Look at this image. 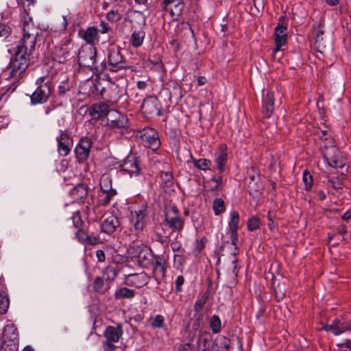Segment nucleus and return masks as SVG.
<instances>
[{"mask_svg": "<svg viewBox=\"0 0 351 351\" xmlns=\"http://www.w3.org/2000/svg\"><path fill=\"white\" fill-rule=\"evenodd\" d=\"M38 29L32 20L23 23V36L16 47L9 66L3 71L7 79L21 78L29 65V56L35 48Z\"/></svg>", "mask_w": 351, "mask_h": 351, "instance_id": "1", "label": "nucleus"}, {"mask_svg": "<svg viewBox=\"0 0 351 351\" xmlns=\"http://www.w3.org/2000/svg\"><path fill=\"white\" fill-rule=\"evenodd\" d=\"M97 51L92 45H86L81 47L78 51L77 61L81 67H87L95 72L102 73L106 69V62H102L99 64L96 62Z\"/></svg>", "mask_w": 351, "mask_h": 351, "instance_id": "2", "label": "nucleus"}, {"mask_svg": "<svg viewBox=\"0 0 351 351\" xmlns=\"http://www.w3.org/2000/svg\"><path fill=\"white\" fill-rule=\"evenodd\" d=\"M130 68L121 53V49L117 45L110 46L108 49V64L106 70L117 72Z\"/></svg>", "mask_w": 351, "mask_h": 351, "instance_id": "3", "label": "nucleus"}, {"mask_svg": "<svg viewBox=\"0 0 351 351\" xmlns=\"http://www.w3.org/2000/svg\"><path fill=\"white\" fill-rule=\"evenodd\" d=\"M287 25L285 22V16H281L279 19V23L275 27L274 41L275 48L272 51V58H276V54L280 51L283 50L282 48L285 46L287 41Z\"/></svg>", "mask_w": 351, "mask_h": 351, "instance_id": "4", "label": "nucleus"}, {"mask_svg": "<svg viewBox=\"0 0 351 351\" xmlns=\"http://www.w3.org/2000/svg\"><path fill=\"white\" fill-rule=\"evenodd\" d=\"M320 149L324 159L330 167L337 169L344 166V160L340 150L336 146L324 145H321Z\"/></svg>", "mask_w": 351, "mask_h": 351, "instance_id": "5", "label": "nucleus"}, {"mask_svg": "<svg viewBox=\"0 0 351 351\" xmlns=\"http://www.w3.org/2000/svg\"><path fill=\"white\" fill-rule=\"evenodd\" d=\"M147 215L146 203H143L131 210L130 220L137 232H141L145 227V217Z\"/></svg>", "mask_w": 351, "mask_h": 351, "instance_id": "6", "label": "nucleus"}, {"mask_svg": "<svg viewBox=\"0 0 351 351\" xmlns=\"http://www.w3.org/2000/svg\"><path fill=\"white\" fill-rule=\"evenodd\" d=\"M165 221L173 230L182 231L184 221L179 216V210L176 206L168 208L165 213Z\"/></svg>", "mask_w": 351, "mask_h": 351, "instance_id": "7", "label": "nucleus"}, {"mask_svg": "<svg viewBox=\"0 0 351 351\" xmlns=\"http://www.w3.org/2000/svg\"><path fill=\"white\" fill-rule=\"evenodd\" d=\"M141 138L145 146L150 148L153 151H156L160 147V141L158 134L157 131L152 128H144Z\"/></svg>", "mask_w": 351, "mask_h": 351, "instance_id": "8", "label": "nucleus"}, {"mask_svg": "<svg viewBox=\"0 0 351 351\" xmlns=\"http://www.w3.org/2000/svg\"><path fill=\"white\" fill-rule=\"evenodd\" d=\"M92 145L93 141L89 137L83 136L80 139L75 148V156L79 162H83L88 158Z\"/></svg>", "mask_w": 351, "mask_h": 351, "instance_id": "9", "label": "nucleus"}, {"mask_svg": "<svg viewBox=\"0 0 351 351\" xmlns=\"http://www.w3.org/2000/svg\"><path fill=\"white\" fill-rule=\"evenodd\" d=\"M149 269L152 270V276L159 283L166 277L167 262L163 256L157 255Z\"/></svg>", "mask_w": 351, "mask_h": 351, "instance_id": "10", "label": "nucleus"}, {"mask_svg": "<svg viewBox=\"0 0 351 351\" xmlns=\"http://www.w3.org/2000/svg\"><path fill=\"white\" fill-rule=\"evenodd\" d=\"M56 141L59 154L63 156H68L73 147V138L65 131L61 130L60 135L56 138Z\"/></svg>", "mask_w": 351, "mask_h": 351, "instance_id": "11", "label": "nucleus"}, {"mask_svg": "<svg viewBox=\"0 0 351 351\" xmlns=\"http://www.w3.org/2000/svg\"><path fill=\"white\" fill-rule=\"evenodd\" d=\"M73 45L69 42L55 48L53 60L59 63H66L72 58Z\"/></svg>", "mask_w": 351, "mask_h": 351, "instance_id": "12", "label": "nucleus"}, {"mask_svg": "<svg viewBox=\"0 0 351 351\" xmlns=\"http://www.w3.org/2000/svg\"><path fill=\"white\" fill-rule=\"evenodd\" d=\"M51 93L50 84H43L39 86L31 96V101L34 104H43L47 101Z\"/></svg>", "mask_w": 351, "mask_h": 351, "instance_id": "13", "label": "nucleus"}, {"mask_svg": "<svg viewBox=\"0 0 351 351\" xmlns=\"http://www.w3.org/2000/svg\"><path fill=\"white\" fill-rule=\"evenodd\" d=\"M138 261L141 267L149 269L153 265L152 263L157 255H154L151 248L145 247L140 248L138 247Z\"/></svg>", "mask_w": 351, "mask_h": 351, "instance_id": "14", "label": "nucleus"}, {"mask_svg": "<svg viewBox=\"0 0 351 351\" xmlns=\"http://www.w3.org/2000/svg\"><path fill=\"white\" fill-rule=\"evenodd\" d=\"M141 109L143 110L144 113L148 115H160L159 101L157 97L154 96H149L146 97L141 105Z\"/></svg>", "mask_w": 351, "mask_h": 351, "instance_id": "15", "label": "nucleus"}, {"mask_svg": "<svg viewBox=\"0 0 351 351\" xmlns=\"http://www.w3.org/2000/svg\"><path fill=\"white\" fill-rule=\"evenodd\" d=\"M239 214L237 211L233 210L230 213L228 228L230 234L232 245L236 246L238 241V229L239 224Z\"/></svg>", "mask_w": 351, "mask_h": 351, "instance_id": "16", "label": "nucleus"}, {"mask_svg": "<svg viewBox=\"0 0 351 351\" xmlns=\"http://www.w3.org/2000/svg\"><path fill=\"white\" fill-rule=\"evenodd\" d=\"M121 169L131 175H139L141 169L137 157L132 154L128 156L121 165Z\"/></svg>", "mask_w": 351, "mask_h": 351, "instance_id": "17", "label": "nucleus"}, {"mask_svg": "<svg viewBox=\"0 0 351 351\" xmlns=\"http://www.w3.org/2000/svg\"><path fill=\"white\" fill-rule=\"evenodd\" d=\"M148 276L144 272L130 274L126 276L125 284L130 287L141 288L148 282Z\"/></svg>", "mask_w": 351, "mask_h": 351, "instance_id": "18", "label": "nucleus"}, {"mask_svg": "<svg viewBox=\"0 0 351 351\" xmlns=\"http://www.w3.org/2000/svg\"><path fill=\"white\" fill-rule=\"evenodd\" d=\"M71 219L74 227L77 229V231L75 232L76 237L77 240L83 244L84 242H85L86 237L89 234V231L82 228L83 221L81 219L80 212H74Z\"/></svg>", "mask_w": 351, "mask_h": 351, "instance_id": "19", "label": "nucleus"}, {"mask_svg": "<svg viewBox=\"0 0 351 351\" xmlns=\"http://www.w3.org/2000/svg\"><path fill=\"white\" fill-rule=\"evenodd\" d=\"M123 334V326L118 324L116 326H108L104 332L106 340L117 343Z\"/></svg>", "mask_w": 351, "mask_h": 351, "instance_id": "20", "label": "nucleus"}, {"mask_svg": "<svg viewBox=\"0 0 351 351\" xmlns=\"http://www.w3.org/2000/svg\"><path fill=\"white\" fill-rule=\"evenodd\" d=\"M109 105L105 102L94 104L89 109V114L92 119L98 120L102 117H106L109 112Z\"/></svg>", "mask_w": 351, "mask_h": 351, "instance_id": "21", "label": "nucleus"}, {"mask_svg": "<svg viewBox=\"0 0 351 351\" xmlns=\"http://www.w3.org/2000/svg\"><path fill=\"white\" fill-rule=\"evenodd\" d=\"M69 195L73 202H82L88 195V187L86 184H79L70 191Z\"/></svg>", "mask_w": 351, "mask_h": 351, "instance_id": "22", "label": "nucleus"}, {"mask_svg": "<svg viewBox=\"0 0 351 351\" xmlns=\"http://www.w3.org/2000/svg\"><path fill=\"white\" fill-rule=\"evenodd\" d=\"M120 226V221L117 217L111 215L102 222L101 225V231L106 234L113 233Z\"/></svg>", "mask_w": 351, "mask_h": 351, "instance_id": "23", "label": "nucleus"}, {"mask_svg": "<svg viewBox=\"0 0 351 351\" xmlns=\"http://www.w3.org/2000/svg\"><path fill=\"white\" fill-rule=\"evenodd\" d=\"M274 110V95L273 92H268L263 99V114L265 118H269Z\"/></svg>", "mask_w": 351, "mask_h": 351, "instance_id": "24", "label": "nucleus"}, {"mask_svg": "<svg viewBox=\"0 0 351 351\" xmlns=\"http://www.w3.org/2000/svg\"><path fill=\"white\" fill-rule=\"evenodd\" d=\"M118 115L119 119L117 120H109L108 126L112 129H119L121 134L127 132L129 128V121L128 117L123 114H116Z\"/></svg>", "mask_w": 351, "mask_h": 351, "instance_id": "25", "label": "nucleus"}, {"mask_svg": "<svg viewBox=\"0 0 351 351\" xmlns=\"http://www.w3.org/2000/svg\"><path fill=\"white\" fill-rule=\"evenodd\" d=\"M2 337L3 340L10 342H19V331L14 324L5 325L3 329Z\"/></svg>", "mask_w": 351, "mask_h": 351, "instance_id": "26", "label": "nucleus"}, {"mask_svg": "<svg viewBox=\"0 0 351 351\" xmlns=\"http://www.w3.org/2000/svg\"><path fill=\"white\" fill-rule=\"evenodd\" d=\"M348 324L344 327L339 320L335 319L331 324H327L323 326V330L326 331H331L335 335H339L343 333L346 329L349 330Z\"/></svg>", "mask_w": 351, "mask_h": 351, "instance_id": "27", "label": "nucleus"}, {"mask_svg": "<svg viewBox=\"0 0 351 351\" xmlns=\"http://www.w3.org/2000/svg\"><path fill=\"white\" fill-rule=\"evenodd\" d=\"M117 194V190L106 191V192L100 191L97 200L99 205L107 206Z\"/></svg>", "mask_w": 351, "mask_h": 351, "instance_id": "28", "label": "nucleus"}, {"mask_svg": "<svg viewBox=\"0 0 351 351\" xmlns=\"http://www.w3.org/2000/svg\"><path fill=\"white\" fill-rule=\"evenodd\" d=\"M93 289L98 294H104L110 289L109 283L104 282V278L97 276L93 282Z\"/></svg>", "mask_w": 351, "mask_h": 351, "instance_id": "29", "label": "nucleus"}, {"mask_svg": "<svg viewBox=\"0 0 351 351\" xmlns=\"http://www.w3.org/2000/svg\"><path fill=\"white\" fill-rule=\"evenodd\" d=\"M160 180V186L167 190L170 189L173 185V174L170 171H161L159 176Z\"/></svg>", "mask_w": 351, "mask_h": 351, "instance_id": "30", "label": "nucleus"}, {"mask_svg": "<svg viewBox=\"0 0 351 351\" xmlns=\"http://www.w3.org/2000/svg\"><path fill=\"white\" fill-rule=\"evenodd\" d=\"M116 300L132 299L135 296V291L127 287L117 289L114 294Z\"/></svg>", "mask_w": 351, "mask_h": 351, "instance_id": "31", "label": "nucleus"}, {"mask_svg": "<svg viewBox=\"0 0 351 351\" xmlns=\"http://www.w3.org/2000/svg\"><path fill=\"white\" fill-rule=\"evenodd\" d=\"M145 36V32L143 30H134L130 39V44L136 48L141 47L143 43Z\"/></svg>", "mask_w": 351, "mask_h": 351, "instance_id": "32", "label": "nucleus"}, {"mask_svg": "<svg viewBox=\"0 0 351 351\" xmlns=\"http://www.w3.org/2000/svg\"><path fill=\"white\" fill-rule=\"evenodd\" d=\"M112 176L109 173L102 174L99 182L100 191L106 192V191L116 190L112 188Z\"/></svg>", "mask_w": 351, "mask_h": 351, "instance_id": "33", "label": "nucleus"}, {"mask_svg": "<svg viewBox=\"0 0 351 351\" xmlns=\"http://www.w3.org/2000/svg\"><path fill=\"white\" fill-rule=\"evenodd\" d=\"M274 291L275 294V297L277 301L282 300L286 294V287L284 282L276 283V280H274L273 282Z\"/></svg>", "mask_w": 351, "mask_h": 351, "instance_id": "34", "label": "nucleus"}, {"mask_svg": "<svg viewBox=\"0 0 351 351\" xmlns=\"http://www.w3.org/2000/svg\"><path fill=\"white\" fill-rule=\"evenodd\" d=\"M10 306V299L5 291H0V315L6 314Z\"/></svg>", "mask_w": 351, "mask_h": 351, "instance_id": "35", "label": "nucleus"}, {"mask_svg": "<svg viewBox=\"0 0 351 351\" xmlns=\"http://www.w3.org/2000/svg\"><path fill=\"white\" fill-rule=\"evenodd\" d=\"M210 327L214 334L219 333L221 328V322L219 316L214 315L210 320Z\"/></svg>", "mask_w": 351, "mask_h": 351, "instance_id": "36", "label": "nucleus"}, {"mask_svg": "<svg viewBox=\"0 0 351 351\" xmlns=\"http://www.w3.org/2000/svg\"><path fill=\"white\" fill-rule=\"evenodd\" d=\"M227 158V154L225 152H221L215 158L217 169L220 173H223L225 170Z\"/></svg>", "mask_w": 351, "mask_h": 351, "instance_id": "37", "label": "nucleus"}, {"mask_svg": "<svg viewBox=\"0 0 351 351\" xmlns=\"http://www.w3.org/2000/svg\"><path fill=\"white\" fill-rule=\"evenodd\" d=\"M213 209L215 215H219L225 211V203L221 198H215L213 203Z\"/></svg>", "mask_w": 351, "mask_h": 351, "instance_id": "38", "label": "nucleus"}, {"mask_svg": "<svg viewBox=\"0 0 351 351\" xmlns=\"http://www.w3.org/2000/svg\"><path fill=\"white\" fill-rule=\"evenodd\" d=\"M97 36V29L94 27H89L84 32L83 38L88 44H92L95 42Z\"/></svg>", "mask_w": 351, "mask_h": 351, "instance_id": "39", "label": "nucleus"}, {"mask_svg": "<svg viewBox=\"0 0 351 351\" xmlns=\"http://www.w3.org/2000/svg\"><path fill=\"white\" fill-rule=\"evenodd\" d=\"M261 223V219L256 216H254L247 221V230L250 231L256 230L260 228Z\"/></svg>", "mask_w": 351, "mask_h": 351, "instance_id": "40", "label": "nucleus"}, {"mask_svg": "<svg viewBox=\"0 0 351 351\" xmlns=\"http://www.w3.org/2000/svg\"><path fill=\"white\" fill-rule=\"evenodd\" d=\"M211 164V161L206 158H200L194 161V165L195 167L204 171L210 169Z\"/></svg>", "mask_w": 351, "mask_h": 351, "instance_id": "41", "label": "nucleus"}, {"mask_svg": "<svg viewBox=\"0 0 351 351\" xmlns=\"http://www.w3.org/2000/svg\"><path fill=\"white\" fill-rule=\"evenodd\" d=\"M104 275L106 276V280L111 282L117 276V270L113 267H107L104 271Z\"/></svg>", "mask_w": 351, "mask_h": 351, "instance_id": "42", "label": "nucleus"}, {"mask_svg": "<svg viewBox=\"0 0 351 351\" xmlns=\"http://www.w3.org/2000/svg\"><path fill=\"white\" fill-rule=\"evenodd\" d=\"M303 182L305 185V189L307 191H309L312 189L313 186V176L308 171H304L303 173V178H302Z\"/></svg>", "mask_w": 351, "mask_h": 351, "instance_id": "43", "label": "nucleus"}, {"mask_svg": "<svg viewBox=\"0 0 351 351\" xmlns=\"http://www.w3.org/2000/svg\"><path fill=\"white\" fill-rule=\"evenodd\" d=\"M165 318L161 315H156L151 319V326L154 328H161L164 326Z\"/></svg>", "mask_w": 351, "mask_h": 351, "instance_id": "44", "label": "nucleus"}, {"mask_svg": "<svg viewBox=\"0 0 351 351\" xmlns=\"http://www.w3.org/2000/svg\"><path fill=\"white\" fill-rule=\"evenodd\" d=\"M19 342H10L3 340V347L1 350L3 351H18Z\"/></svg>", "mask_w": 351, "mask_h": 351, "instance_id": "45", "label": "nucleus"}, {"mask_svg": "<svg viewBox=\"0 0 351 351\" xmlns=\"http://www.w3.org/2000/svg\"><path fill=\"white\" fill-rule=\"evenodd\" d=\"M100 243V238L98 235L94 234L93 233H90L86 237L85 242H84V245H95Z\"/></svg>", "mask_w": 351, "mask_h": 351, "instance_id": "46", "label": "nucleus"}, {"mask_svg": "<svg viewBox=\"0 0 351 351\" xmlns=\"http://www.w3.org/2000/svg\"><path fill=\"white\" fill-rule=\"evenodd\" d=\"M314 27V29L313 31V34L315 36V43L320 44L323 41V35L324 30L321 29L320 25H319L317 27Z\"/></svg>", "mask_w": 351, "mask_h": 351, "instance_id": "47", "label": "nucleus"}, {"mask_svg": "<svg viewBox=\"0 0 351 351\" xmlns=\"http://www.w3.org/2000/svg\"><path fill=\"white\" fill-rule=\"evenodd\" d=\"M207 300H208L207 295H203V296H202V298L197 299L195 301V303L194 304V311L195 312L200 311L202 309V308L204 307Z\"/></svg>", "mask_w": 351, "mask_h": 351, "instance_id": "48", "label": "nucleus"}, {"mask_svg": "<svg viewBox=\"0 0 351 351\" xmlns=\"http://www.w3.org/2000/svg\"><path fill=\"white\" fill-rule=\"evenodd\" d=\"M106 18L112 22L119 21L121 18V14L118 11L111 10L108 12Z\"/></svg>", "mask_w": 351, "mask_h": 351, "instance_id": "49", "label": "nucleus"}, {"mask_svg": "<svg viewBox=\"0 0 351 351\" xmlns=\"http://www.w3.org/2000/svg\"><path fill=\"white\" fill-rule=\"evenodd\" d=\"M208 242L206 237H203L200 239H197L195 242V250L198 252H201L205 247L206 243Z\"/></svg>", "mask_w": 351, "mask_h": 351, "instance_id": "50", "label": "nucleus"}, {"mask_svg": "<svg viewBox=\"0 0 351 351\" xmlns=\"http://www.w3.org/2000/svg\"><path fill=\"white\" fill-rule=\"evenodd\" d=\"M70 90L69 85L67 82H62L58 86V93L60 96H63L64 94Z\"/></svg>", "mask_w": 351, "mask_h": 351, "instance_id": "51", "label": "nucleus"}, {"mask_svg": "<svg viewBox=\"0 0 351 351\" xmlns=\"http://www.w3.org/2000/svg\"><path fill=\"white\" fill-rule=\"evenodd\" d=\"M207 338L205 336H201L197 341V348L202 351H206L207 350Z\"/></svg>", "mask_w": 351, "mask_h": 351, "instance_id": "52", "label": "nucleus"}, {"mask_svg": "<svg viewBox=\"0 0 351 351\" xmlns=\"http://www.w3.org/2000/svg\"><path fill=\"white\" fill-rule=\"evenodd\" d=\"M114 342L105 340L102 342L104 351H116L117 347L113 344Z\"/></svg>", "mask_w": 351, "mask_h": 351, "instance_id": "53", "label": "nucleus"}, {"mask_svg": "<svg viewBox=\"0 0 351 351\" xmlns=\"http://www.w3.org/2000/svg\"><path fill=\"white\" fill-rule=\"evenodd\" d=\"M250 182H249V188L251 191L254 190L255 191H258L261 189L259 186H256V183L255 181L256 179H258V177H256L254 175L250 176Z\"/></svg>", "mask_w": 351, "mask_h": 351, "instance_id": "54", "label": "nucleus"}, {"mask_svg": "<svg viewBox=\"0 0 351 351\" xmlns=\"http://www.w3.org/2000/svg\"><path fill=\"white\" fill-rule=\"evenodd\" d=\"M184 282V278L182 276H178L176 280V292H180L182 291V286Z\"/></svg>", "mask_w": 351, "mask_h": 351, "instance_id": "55", "label": "nucleus"}, {"mask_svg": "<svg viewBox=\"0 0 351 351\" xmlns=\"http://www.w3.org/2000/svg\"><path fill=\"white\" fill-rule=\"evenodd\" d=\"M171 249L173 252H183V250L182 249V245L178 241H173L171 243Z\"/></svg>", "mask_w": 351, "mask_h": 351, "instance_id": "56", "label": "nucleus"}, {"mask_svg": "<svg viewBox=\"0 0 351 351\" xmlns=\"http://www.w3.org/2000/svg\"><path fill=\"white\" fill-rule=\"evenodd\" d=\"M121 114L120 112H119L118 111L115 110H110L108 114L106 116L107 117V119H108V122H109V120H117L119 119V117L118 115L115 114Z\"/></svg>", "mask_w": 351, "mask_h": 351, "instance_id": "57", "label": "nucleus"}, {"mask_svg": "<svg viewBox=\"0 0 351 351\" xmlns=\"http://www.w3.org/2000/svg\"><path fill=\"white\" fill-rule=\"evenodd\" d=\"M96 256L98 262L99 263H104L106 260L105 252L102 250H98L96 251Z\"/></svg>", "mask_w": 351, "mask_h": 351, "instance_id": "58", "label": "nucleus"}, {"mask_svg": "<svg viewBox=\"0 0 351 351\" xmlns=\"http://www.w3.org/2000/svg\"><path fill=\"white\" fill-rule=\"evenodd\" d=\"M267 219L269 220L268 227L270 230H273L276 228V224L273 220V215L271 212L268 213Z\"/></svg>", "mask_w": 351, "mask_h": 351, "instance_id": "59", "label": "nucleus"}, {"mask_svg": "<svg viewBox=\"0 0 351 351\" xmlns=\"http://www.w3.org/2000/svg\"><path fill=\"white\" fill-rule=\"evenodd\" d=\"M322 135L320 136L321 139H324L328 142L330 145H333L334 141L332 138L327 136V133L326 131H322Z\"/></svg>", "mask_w": 351, "mask_h": 351, "instance_id": "60", "label": "nucleus"}, {"mask_svg": "<svg viewBox=\"0 0 351 351\" xmlns=\"http://www.w3.org/2000/svg\"><path fill=\"white\" fill-rule=\"evenodd\" d=\"M184 3L182 2H179L175 5V10L176 12V14L179 15L181 14L182 10L184 9Z\"/></svg>", "mask_w": 351, "mask_h": 351, "instance_id": "61", "label": "nucleus"}, {"mask_svg": "<svg viewBox=\"0 0 351 351\" xmlns=\"http://www.w3.org/2000/svg\"><path fill=\"white\" fill-rule=\"evenodd\" d=\"M175 0H162L160 3V7L162 10H166L167 6L172 3Z\"/></svg>", "mask_w": 351, "mask_h": 351, "instance_id": "62", "label": "nucleus"}, {"mask_svg": "<svg viewBox=\"0 0 351 351\" xmlns=\"http://www.w3.org/2000/svg\"><path fill=\"white\" fill-rule=\"evenodd\" d=\"M341 218L348 221L349 219H351V208L348 210H347L341 217Z\"/></svg>", "mask_w": 351, "mask_h": 351, "instance_id": "63", "label": "nucleus"}, {"mask_svg": "<svg viewBox=\"0 0 351 351\" xmlns=\"http://www.w3.org/2000/svg\"><path fill=\"white\" fill-rule=\"evenodd\" d=\"M192 344L191 343L189 342L184 345H182L181 347L179 348V350L178 351H188L189 348H191Z\"/></svg>", "mask_w": 351, "mask_h": 351, "instance_id": "64", "label": "nucleus"}]
</instances>
